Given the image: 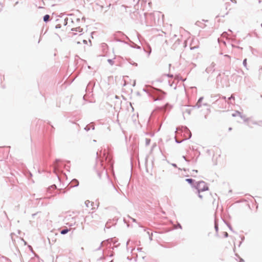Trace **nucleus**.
<instances>
[{
  "label": "nucleus",
  "mask_w": 262,
  "mask_h": 262,
  "mask_svg": "<svg viewBox=\"0 0 262 262\" xmlns=\"http://www.w3.org/2000/svg\"><path fill=\"white\" fill-rule=\"evenodd\" d=\"M243 64L244 65L245 67H246L247 66V59H245L244 61H243Z\"/></svg>",
  "instance_id": "obj_7"
},
{
  "label": "nucleus",
  "mask_w": 262,
  "mask_h": 262,
  "mask_svg": "<svg viewBox=\"0 0 262 262\" xmlns=\"http://www.w3.org/2000/svg\"><path fill=\"white\" fill-rule=\"evenodd\" d=\"M227 235H228L227 233H226L225 235L227 236Z\"/></svg>",
  "instance_id": "obj_12"
},
{
  "label": "nucleus",
  "mask_w": 262,
  "mask_h": 262,
  "mask_svg": "<svg viewBox=\"0 0 262 262\" xmlns=\"http://www.w3.org/2000/svg\"><path fill=\"white\" fill-rule=\"evenodd\" d=\"M70 230V229H68L67 228L61 230L60 233L61 234H65L67 233Z\"/></svg>",
  "instance_id": "obj_4"
},
{
  "label": "nucleus",
  "mask_w": 262,
  "mask_h": 262,
  "mask_svg": "<svg viewBox=\"0 0 262 262\" xmlns=\"http://www.w3.org/2000/svg\"><path fill=\"white\" fill-rule=\"evenodd\" d=\"M231 3H236L235 0H229V2H226L222 7V11L224 15H227L234 9V6L231 5Z\"/></svg>",
  "instance_id": "obj_2"
},
{
  "label": "nucleus",
  "mask_w": 262,
  "mask_h": 262,
  "mask_svg": "<svg viewBox=\"0 0 262 262\" xmlns=\"http://www.w3.org/2000/svg\"><path fill=\"white\" fill-rule=\"evenodd\" d=\"M261 26H262V24H261Z\"/></svg>",
  "instance_id": "obj_14"
},
{
  "label": "nucleus",
  "mask_w": 262,
  "mask_h": 262,
  "mask_svg": "<svg viewBox=\"0 0 262 262\" xmlns=\"http://www.w3.org/2000/svg\"><path fill=\"white\" fill-rule=\"evenodd\" d=\"M83 42L84 43H87V41L85 40H83Z\"/></svg>",
  "instance_id": "obj_9"
},
{
  "label": "nucleus",
  "mask_w": 262,
  "mask_h": 262,
  "mask_svg": "<svg viewBox=\"0 0 262 262\" xmlns=\"http://www.w3.org/2000/svg\"><path fill=\"white\" fill-rule=\"evenodd\" d=\"M87 203H90V202L89 201H86L85 202V204H86V205H87Z\"/></svg>",
  "instance_id": "obj_11"
},
{
  "label": "nucleus",
  "mask_w": 262,
  "mask_h": 262,
  "mask_svg": "<svg viewBox=\"0 0 262 262\" xmlns=\"http://www.w3.org/2000/svg\"><path fill=\"white\" fill-rule=\"evenodd\" d=\"M79 184V182L78 181V180H76V179H74L71 182V185L72 186H78Z\"/></svg>",
  "instance_id": "obj_3"
},
{
  "label": "nucleus",
  "mask_w": 262,
  "mask_h": 262,
  "mask_svg": "<svg viewBox=\"0 0 262 262\" xmlns=\"http://www.w3.org/2000/svg\"><path fill=\"white\" fill-rule=\"evenodd\" d=\"M199 193V196L201 199L203 198V192L208 190V187L207 184L204 181L199 182L196 186Z\"/></svg>",
  "instance_id": "obj_1"
},
{
  "label": "nucleus",
  "mask_w": 262,
  "mask_h": 262,
  "mask_svg": "<svg viewBox=\"0 0 262 262\" xmlns=\"http://www.w3.org/2000/svg\"><path fill=\"white\" fill-rule=\"evenodd\" d=\"M121 7H122V8H125V9H126V6H124V5H122V6H121Z\"/></svg>",
  "instance_id": "obj_8"
},
{
  "label": "nucleus",
  "mask_w": 262,
  "mask_h": 262,
  "mask_svg": "<svg viewBox=\"0 0 262 262\" xmlns=\"http://www.w3.org/2000/svg\"><path fill=\"white\" fill-rule=\"evenodd\" d=\"M192 171H193V172H195V173H197V172H198V170H193Z\"/></svg>",
  "instance_id": "obj_10"
},
{
  "label": "nucleus",
  "mask_w": 262,
  "mask_h": 262,
  "mask_svg": "<svg viewBox=\"0 0 262 262\" xmlns=\"http://www.w3.org/2000/svg\"><path fill=\"white\" fill-rule=\"evenodd\" d=\"M50 19V16L48 14L46 15L43 17V20L46 22L49 21Z\"/></svg>",
  "instance_id": "obj_5"
},
{
  "label": "nucleus",
  "mask_w": 262,
  "mask_h": 262,
  "mask_svg": "<svg viewBox=\"0 0 262 262\" xmlns=\"http://www.w3.org/2000/svg\"><path fill=\"white\" fill-rule=\"evenodd\" d=\"M108 61H109L110 62H111V60H108Z\"/></svg>",
  "instance_id": "obj_13"
},
{
  "label": "nucleus",
  "mask_w": 262,
  "mask_h": 262,
  "mask_svg": "<svg viewBox=\"0 0 262 262\" xmlns=\"http://www.w3.org/2000/svg\"><path fill=\"white\" fill-rule=\"evenodd\" d=\"M186 181L190 184L192 183L193 182V180L191 179H187Z\"/></svg>",
  "instance_id": "obj_6"
}]
</instances>
